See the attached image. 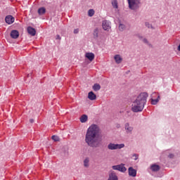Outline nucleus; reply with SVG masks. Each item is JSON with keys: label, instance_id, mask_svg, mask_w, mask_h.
I'll return each mask as SVG.
<instances>
[{"label": "nucleus", "instance_id": "f257e3e1", "mask_svg": "<svg viewBox=\"0 0 180 180\" xmlns=\"http://www.w3.org/2000/svg\"><path fill=\"white\" fill-rule=\"evenodd\" d=\"M99 130V126L95 124L88 128L85 136V143L87 146L93 148H98L101 146V140L98 138Z\"/></svg>", "mask_w": 180, "mask_h": 180}, {"label": "nucleus", "instance_id": "f03ea898", "mask_svg": "<svg viewBox=\"0 0 180 180\" xmlns=\"http://www.w3.org/2000/svg\"><path fill=\"white\" fill-rule=\"evenodd\" d=\"M147 98H148V94L146 92L141 93L132 102L131 110L134 113H139V112H143L146 103H147Z\"/></svg>", "mask_w": 180, "mask_h": 180}, {"label": "nucleus", "instance_id": "7ed1b4c3", "mask_svg": "<svg viewBox=\"0 0 180 180\" xmlns=\"http://www.w3.org/2000/svg\"><path fill=\"white\" fill-rule=\"evenodd\" d=\"M129 9L136 11L140 8L141 0H127Z\"/></svg>", "mask_w": 180, "mask_h": 180}, {"label": "nucleus", "instance_id": "20e7f679", "mask_svg": "<svg viewBox=\"0 0 180 180\" xmlns=\"http://www.w3.org/2000/svg\"><path fill=\"white\" fill-rule=\"evenodd\" d=\"M107 148L113 151L115 150H121V148H124V143H110L107 146Z\"/></svg>", "mask_w": 180, "mask_h": 180}, {"label": "nucleus", "instance_id": "39448f33", "mask_svg": "<svg viewBox=\"0 0 180 180\" xmlns=\"http://www.w3.org/2000/svg\"><path fill=\"white\" fill-rule=\"evenodd\" d=\"M112 169H114V171H119L120 172H126V171H127V169L124 167V164L123 163L113 165L112 166Z\"/></svg>", "mask_w": 180, "mask_h": 180}, {"label": "nucleus", "instance_id": "423d86ee", "mask_svg": "<svg viewBox=\"0 0 180 180\" xmlns=\"http://www.w3.org/2000/svg\"><path fill=\"white\" fill-rule=\"evenodd\" d=\"M124 129L127 134H131V133H133V130L134 128H133V127L130 125V123L127 122L124 125Z\"/></svg>", "mask_w": 180, "mask_h": 180}, {"label": "nucleus", "instance_id": "0eeeda50", "mask_svg": "<svg viewBox=\"0 0 180 180\" xmlns=\"http://www.w3.org/2000/svg\"><path fill=\"white\" fill-rule=\"evenodd\" d=\"M102 26H103V29L104 30H107V32H109V30H110V21L109 20H103V23H102Z\"/></svg>", "mask_w": 180, "mask_h": 180}, {"label": "nucleus", "instance_id": "6e6552de", "mask_svg": "<svg viewBox=\"0 0 180 180\" xmlns=\"http://www.w3.org/2000/svg\"><path fill=\"white\" fill-rule=\"evenodd\" d=\"M108 180H119L117 175L115 171H110L109 174V178Z\"/></svg>", "mask_w": 180, "mask_h": 180}, {"label": "nucleus", "instance_id": "1a4fd4ad", "mask_svg": "<svg viewBox=\"0 0 180 180\" xmlns=\"http://www.w3.org/2000/svg\"><path fill=\"white\" fill-rule=\"evenodd\" d=\"M160 165H157V164H153L150 165V170L152 171V172H158V171H160Z\"/></svg>", "mask_w": 180, "mask_h": 180}, {"label": "nucleus", "instance_id": "9d476101", "mask_svg": "<svg viewBox=\"0 0 180 180\" xmlns=\"http://www.w3.org/2000/svg\"><path fill=\"white\" fill-rule=\"evenodd\" d=\"M128 173L129 176H136L137 175V170L134 169L133 167H130L128 169Z\"/></svg>", "mask_w": 180, "mask_h": 180}, {"label": "nucleus", "instance_id": "9b49d317", "mask_svg": "<svg viewBox=\"0 0 180 180\" xmlns=\"http://www.w3.org/2000/svg\"><path fill=\"white\" fill-rule=\"evenodd\" d=\"M6 22L8 25H12L15 22V18L12 15H7L5 18Z\"/></svg>", "mask_w": 180, "mask_h": 180}, {"label": "nucleus", "instance_id": "f8f14e48", "mask_svg": "<svg viewBox=\"0 0 180 180\" xmlns=\"http://www.w3.org/2000/svg\"><path fill=\"white\" fill-rule=\"evenodd\" d=\"M11 37L12 39H18L19 37V32L16 30H13L11 32Z\"/></svg>", "mask_w": 180, "mask_h": 180}, {"label": "nucleus", "instance_id": "ddd939ff", "mask_svg": "<svg viewBox=\"0 0 180 180\" xmlns=\"http://www.w3.org/2000/svg\"><path fill=\"white\" fill-rule=\"evenodd\" d=\"M85 58H88L89 61H93L94 58H95V54L93 53H86Z\"/></svg>", "mask_w": 180, "mask_h": 180}, {"label": "nucleus", "instance_id": "4468645a", "mask_svg": "<svg viewBox=\"0 0 180 180\" xmlns=\"http://www.w3.org/2000/svg\"><path fill=\"white\" fill-rule=\"evenodd\" d=\"M27 32L31 36H36V30L32 27H27Z\"/></svg>", "mask_w": 180, "mask_h": 180}, {"label": "nucleus", "instance_id": "2eb2a0df", "mask_svg": "<svg viewBox=\"0 0 180 180\" xmlns=\"http://www.w3.org/2000/svg\"><path fill=\"white\" fill-rule=\"evenodd\" d=\"M114 59L117 64H120V63H122V61H123V58H122V56H120V55H115L114 56Z\"/></svg>", "mask_w": 180, "mask_h": 180}, {"label": "nucleus", "instance_id": "dca6fc26", "mask_svg": "<svg viewBox=\"0 0 180 180\" xmlns=\"http://www.w3.org/2000/svg\"><path fill=\"white\" fill-rule=\"evenodd\" d=\"M88 98L90 101H95L96 99V94H94V91L89 92Z\"/></svg>", "mask_w": 180, "mask_h": 180}, {"label": "nucleus", "instance_id": "f3484780", "mask_svg": "<svg viewBox=\"0 0 180 180\" xmlns=\"http://www.w3.org/2000/svg\"><path fill=\"white\" fill-rule=\"evenodd\" d=\"M80 122L81 123H86L88 122V115H83L80 117Z\"/></svg>", "mask_w": 180, "mask_h": 180}, {"label": "nucleus", "instance_id": "a211bd4d", "mask_svg": "<svg viewBox=\"0 0 180 180\" xmlns=\"http://www.w3.org/2000/svg\"><path fill=\"white\" fill-rule=\"evenodd\" d=\"M83 162L84 168H89V158H86Z\"/></svg>", "mask_w": 180, "mask_h": 180}, {"label": "nucleus", "instance_id": "6ab92c4d", "mask_svg": "<svg viewBox=\"0 0 180 180\" xmlns=\"http://www.w3.org/2000/svg\"><path fill=\"white\" fill-rule=\"evenodd\" d=\"M111 5L114 9H117L119 8V5L117 4V0H112L111 1Z\"/></svg>", "mask_w": 180, "mask_h": 180}, {"label": "nucleus", "instance_id": "aec40b11", "mask_svg": "<svg viewBox=\"0 0 180 180\" xmlns=\"http://www.w3.org/2000/svg\"><path fill=\"white\" fill-rule=\"evenodd\" d=\"M93 36L95 39H98V37H99V30H98V28H96L94 30Z\"/></svg>", "mask_w": 180, "mask_h": 180}, {"label": "nucleus", "instance_id": "412c9836", "mask_svg": "<svg viewBox=\"0 0 180 180\" xmlns=\"http://www.w3.org/2000/svg\"><path fill=\"white\" fill-rule=\"evenodd\" d=\"M160 96H158L157 99L151 98V104L152 105H157L158 102H160Z\"/></svg>", "mask_w": 180, "mask_h": 180}, {"label": "nucleus", "instance_id": "4be33fe9", "mask_svg": "<svg viewBox=\"0 0 180 180\" xmlns=\"http://www.w3.org/2000/svg\"><path fill=\"white\" fill-rule=\"evenodd\" d=\"M118 29H119L120 32H123V31L126 30V25L124 24L120 23V25L118 26Z\"/></svg>", "mask_w": 180, "mask_h": 180}, {"label": "nucleus", "instance_id": "5701e85b", "mask_svg": "<svg viewBox=\"0 0 180 180\" xmlns=\"http://www.w3.org/2000/svg\"><path fill=\"white\" fill-rule=\"evenodd\" d=\"M93 89L95 92L99 91L101 89V84H94L93 86Z\"/></svg>", "mask_w": 180, "mask_h": 180}, {"label": "nucleus", "instance_id": "b1692460", "mask_svg": "<svg viewBox=\"0 0 180 180\" xmlns=\"http://www.w3.org/2000/svg\"><path fill=\"white\" fill-rule=\"evenodd\" d=\"M39 15H44L46 13V8L44 7H41L38 9Z\"/></svg>", "mask_w": 180, "mask_h": 180}, {"label": "nucleus", "instance_id": "393cba45", "mask_svg": "<svg viewBox=\"0 0 180 180\" xmlns=\"http://www.w3.org/2000/svg\"><path fill=\"white\" fill-rule=\"evenodd\" d=\"M88 15L90 16V18H92L94 15H95V11L94 9H90L88 11Z\"/></svg>", "mask_w": 180, "mask_h": 180}, {"label": "nucleus", "instance_id": "a878e982", "mask_svg": "<svg viewBox=\"0 0 180 180\" xmlns=\"http://www.w3.org/2000/svg\"><path fill=\"white\" fill-rule=\"evenodd\" d=\"M52 140H53V141H59L60 138L58 136L53 135L52 136Z\"/></svg>", "mask_w": 180, "mask_h": 180}, {"label": "nucleus", "instance_id": "bb28decb", "mask_svg": "<svg viewBox=\"0 0 180 180\" xmlns=\"http://www.w3.org/2000/svg\"><path fill=\"white\" fill-rule=\"evenodd\" d=\"M145 26H146V27H148V29H153V25H151V24H150L149 22H146Z\"/></svg>", "mask_w": 180, "mask_h": 180}, {"label": "nucleus", "instance_id": "cd10ccee", "mask_svg": "<svg viewBox=\"0 0 180 180\" xmlns=\"http://www.w3.org/2000/svg\"><path fill=\"white\" fill-rule=\"evenodd\" d=\"M134 161H137V160H139V155L138 154H136L134 153L133 155H132Z\"/></svg>", "mask_w": 180, "mask_h": 180}, {"label": "nucleus", "instance_id": "c85d7f7f", "mask_svg": "<svg viewBox=\"0 0 180 180\" xmlns=\"http://www.w3.org/2000/svg\"><path fill=\"white\" fill-rule=\"evenodd\" d=\"M73 33L75 34H78L79 33V29H78V28L75 29L73 31Z\"/></svg>", "mask_w": 180, "mask_h": 180}, {"label": "nucleus", "instance_id": "c756f323", "mask_svg": "<svg viewBox=\"0 0 180 180\" xmlns=\"http://www.w3.org/2000/svg\"><path fill=\"white\" fill-rule=\"evenodd\" d=\"M56 40H61V37L60 36V34H57L56 37Z\"/></svg>", "mask_w": 180, "mask_h": 180}, {"label": "nucleus", "instance_id": "7c9ffc66", "mask_svg": "<svg viewBox=\"0 0 180 180\" xmlns=\"http://www.w3.org/2000/svg\"><path fill=\"white\" fill-rule=\"evenodd\" d=\"M168 157H169V158L172 159V158H174V157H175V155L173 153H170V154H169Z\"/></svg>", "mask_w": 180, "mask_h": 180}, {"label": "nucleus", "instance_id": "2f4dec72", "mask_svg": "<svg viewBox=\"0 0 180 180\" xmlns=\"http://www.w3.org/2000/svg\"><path fill=\"white\" fill-rule=\"evenodd\" d=\"M143 41L145 43V44H148V40H147V39L143 38Z\"/></svg>", "mask_w": 180, "mask_h": 180}, {"label": "nucleus", "instance_id": "473e14b6", "mask_svg": "<svg viewBox=\"0 0 180 180\" xmlns=\"http://www.w3.org/2000/svg\"><path fill=\"white\" fill-rule=\"evenodd\" d=\"M30 123H34V120L31 119V120H30Z\"/></svg>", "mask_w": 180, "mask_h": 180}, {"label": "nucleus", "instance_id": "72a5a7b5", "mask_svg": "<svg viewBox=\"0 0 180 180\" xmlns=\"http://www.w3.org/2000/svg\"><path fill=\"white\" fill-rule=\"evenodd\" d=\"M154 95H156V94H155V93H153V94H152V98H154Z\"/></svg>", "mask_w": 180, "mask_h": 180}, {"label": "nucleus", "instance_id": "f704fd0d", "mask_svg": "<svg viewBox=\"0 0 180 180\" xmlns=\"http://www.w3.org/2000/svg\"><path fill=\"white\" fill-rule=\"evenodd\" d=\"M139 39H143V37L139 36Z\"/></svg>", "mask_w": 180, "mask_h": 180}]
</instances>
